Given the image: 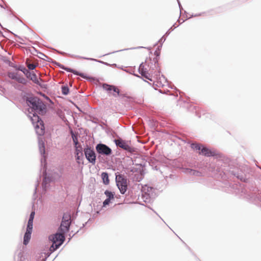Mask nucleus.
Masks as SVG:
<instances>
[{"instance_id":"nucleus-26","label":"nucleus","mask_w":261,"mask_h":261,"mask_svg":"<svg viewBox=\"0 0 261 261\" xmlns=\"http://www.w3.org/2000/svg\"><path fill=\"white\" fill-rule=\"evenodd\" d=\"M110 199L107 198L103 202V205L105 206L108 205L110 202Z\"/></svg>"},{"instance_id":"nucleus-15","label":"nucleus","mask_w":261,"mask_h":261,"mask_svg":"<svg viewBox=\"0 0 261 261\" xmlns=\"http://www.w3.org/2000/svg\"><path fill=\"white\" fill-rule=\"evenodd\" d=\"M62 69H64V70L67 71H69V72H71L75 74H76V75H79L80 76H81V77H85V76L84 75L83 73H79V72L75 71V70H74L73 69H70V68H66V67H61Z\"/></svg>"},{"instance_id":"nucleus-5","label":"nucleus","mask_w":261,"mask_h":261,"mask_svg":"<svg viewBox=\"0 0 261 261\" xmlns=\"http://www.w3.org/2000/svg\"><path fill=\"white\" fill-rule=\"evenodd\" d=\"M71 217L68 214H64L63 216L62 221L59 229V231L64 233L68 231L71 223Z\"/></svg>"},{"instance_id":"nucleus-24","label":"nucleus","mask_w":261,"mask_h":261,"mask_svg":"<svg viewBox=\"0 0 261 261\" xmlns=\"http://www.w3.org/2000/svg\"><path fill=\"white\" fill-rule=\"evenodd\" d=\"M36 67V65L34 64L29 63L28 64V67L30 70H33Z\"/></svg>"},{"instance_id":"nucleus-17","label":"nucleus","mask_w":261,"mask_h":261,"mask_svg":"<svg viewBox=\"0 0 261 261\" xmlns=\"http://www.w3.org/2000/svg\"><path fill=\"white\" fill-rule=\"evenodd\" d=\"M62 93L63 94L66 95H67L69 93V89L67 86H62Z\"/></svg>"},{"instance_id":"nucleus-31","label":"nucleus","mask_w":261,"mask_h":261,"mask_svg":"<svg viewBox=\"0 0 261 261\" xmlns=\"http://www.w3.org/2000/svg\"><path fill=\"white\" fill-rule=\"evenodd\" d=\"M74 142L76 144H77V142H76L75 141H74Z\"/></svg>"},{"instance_id":"nucleus-11","label":"nucleus","mask_w":261,"mask_h":261,"mask_svg":"<svg viewBox=\"0 0 261 261\" xmlns=\"http://www.w3.org/2000/svg\"><path fill=\"white\" fill-rule=\"evenodd\" d=\"M199 153L202 154L203 155L207 156H214L215 155V153L214 151L210 150L206 147H203Z\"/></svg>"},{"instance_id":"nucleus-18","label":"nucleus","mask_w":261,"mask_h":261,"mask_svg":"<svg viewBox=\"0 0 261 261\" xmlns=\"http://www.w3.org/2000/svg\"><path fill=\"white\" fill-rule=\"evenodd\" d=\"M17 82L22 84H25L27 83L26 80L23 77L21 76L18 79Z\"/></svg>"},{"instance_id":"nucleus-21","label":"nucleus","mask_w":261,"mask_h":261,"mask_svg":"<svg viewBox=\"0 0 261 261\" xmlns=\"http://www.w3.org/2000/svg\"><path fill=\"white\" fill-rule=\"evenodd\" d=\"M190 173H191L193 175L197 176H200L201 175V172L197 171H195V170H191Z\"/></svg>"},{"instance_id":"nucleus-22","label":"nucleus","mask_w":261,"mask_h":261,"mask_svg":"<svg viewBox=\"0 0 261 261\" xmlns=\"http://www.w3.org/2000/svg\"><path fill=\"white\" fill-rule=\"evenodd\" d=\"M17 72H9L8 73V76L12 79H14L15 78H16V75L17 74Z\"/></svg>"},{"instance_id":"nucleus-7","label":"nucleus","mask_w":261,"mask_h":261,"mask_svg":"<svg viewBox=\"0 0 261 261\" xmlns=\"http://www.w3.org/2000/svg\"><path fill=\"white\" fill-rule=\"evenodd\" d=\"M84 153L86 159L89 161V162L94 164L95 163L96 155L93 149L91 148L87 147L85 148Z\"/></svg>"},{"instance_id":"nucleus-1","label":"nucleus","mask_w":261,"mask_h":261,"mask_svg":"<svg viewBox=\"0 0 261 261\" xmlns=\"http://www.w3.org/2000/svg\"><path fill=\"white\" fill-rule=\"evenodd\" d=\"M64 234L59 231L49 237V240L52 242V245L49 248L50 252H54L63 244L65 240Z\"/></svg>"},{"instance_id":"nucleus-28","label":"nucleus","mask_w":261,"mask_h":261,"mask_svg":"<svg viewBox=\"0 0 261 261\" xmlns=\"http://www.w3.org/2000/svg\"><path fill=\"white\" fill-rule=\"evenodd\" d=\"M25 70H27V69L24 68V69H23V70H21V71L24 73V74H25V73H26V71H25Z\"/></svg>"},{"instance_id":"nucleus-27","label":"nucleus","mask_w":261,"mask_h":261,"mask_svg":"<svg viewBox=\"0 0 261 261\" xmlns=\"http://www.w3.org/2000/svg\"><path fill=\"white\" fill-rule=\"evenodd\" d=\"M20 75L18 74V73H17L16 75V78H15L14 80H16V81H17L19 77H20Z\"/></svg>"},{"instance_id":"nucleus-29","label":"nucleus","mask_w":261,"mask_h":261,"mask_svg":"<svg viewBox=\"0 0 261 261\" xmlns=\"http://www.w3.org/2000/svg\"><path fill=\"white\" fill-rule=\"evenodd\" d=\"M74 142L76 144H77V142H76L75 141H74Z\"/></svg>"},{"instance_id":"nucleus-14","label":"nucleus","mask_w":261,"mask_h":261,"mask_svg":"<svg viewBox=\"0 0 261 261\" xmlns=\"http://www.w3.org/2000/svg\"><path fill=\"white\" fill-rule=\"evenodd\" d=\"M101 177L103 180V182L105 185H108L110 182L109 176L107 173L103 172L101 174Z\"/></svg>"},{"instance_id":"nucleus-25","label":"nucleus","mask_w":261,"mask_h":261,"mask_svg":"<svg viewBox=\"0 0 261 261\" xmlns=\"http://www.w3.org/2000/svg\"><path fill=\"white\" fill-rule=\"evenodd\" d=\"M142 190L144 192H145L146 190H147L148 192H149V191L152 190V188L145 186L143 187Z\"/></svg>"},{"instance_id":"nucleus-3","label":"nucleus","mask_w":261,"mask_h":261,"mask_svg":"<svg viewBox=\"0 0 261 261\" xmlns=\"http://www.w3.org/2000/svg\"><path fill=\"white\" fill-rule=\"evenodd\" d=\"M31 120L35 127L36 133L40 136L44 134V126L43 122L39 117L35 114H31L29 116Z\"/></svg>"},{"instance_id":"nucleus-30","label":"nucleus","mask_w":261,"mask_h":261,"mask_svg":"<svg viewBox=\"0 0 261 261\" xmlns=\"http://www.w3.org/2000/svg\"><path fill=\"white\" fill-rule=\"evenodd\" d=\"M74 142L76 144H77V142H76L75 141H74Z\"/></svg>"},{"instance_id":"nucleus-20","label":"nucleus","mask_w":261,"mask_h":261,"mask_svg":"<svg viewBox=\"0 0 261 261\" xmlns=\"http://www.w3.org/2000/svg\"><path fill=\"white\" fill-rule=\"evenodd\" d=\"M191 147L193 149L198 150H201V146L198 144H192Z\"/></svg>"},{"instance_id":"nucleus-8","label":"nucleus","mask_w":261,"mask_h":261,"mask_svg":"<svg viewBox=\"0 0 261 261\" xmlns=\"http://www.w3.org/2000/svg\"><path fill=\"white\" fill-rule=\"evenodd\" d=\"M96 149L97 151L100 154L109 155L112 153L111 149L103 144L97 145Z\"/></svg>"},{"instance_id":"nucleus-13","label":"nucleus","mask_w":261,"mask_h":261,"mask_svg":"<svg viewBox=\"0 0 261 261\" xmlns=\"http://www.w3.org/2000/svg\"><path fill=\"white\" fill-rule=\"evenodd\" d=\"M32 232L30 231H26V232L24 234V239H23V244L24 245H27L29 243V242L30 240L31 239V235Z\"/></svg>"},{"instance_id":"nucleus-9","label":"nucleus","mask_w":261,"mask_h":261,"mask_svg":"<svg viewBox=\"0 0 261 261\" xmlns=\"http://www.w3.org/2000/svg\"><path fill=\"white\" fill-rule=\"evenodd\" d=\"M116 145L129 152L133 151V148L128 145V143L122 139H117L115 140Z\"/></svg>"},{"instance_id":"nucleus-16","label":"nucleus","mask_w":261,"mask_h":261,"mask_svg":"<svg viewBox=\"0 0 261 261\" xmlns=\"http://www.w3.org/2000/svg\"><path fill=\"white\" fill-rule=\"evenodd\" d=\"M105 194L107 196L108 199L111 200L114 198V194L110 191L107 190L105 192Z\"/></svg>"},{"instance_id":"nucleus-6","label":"nucleus","mask_w":261,"mask_h":261,"mask_svg":"<svg viewBox=\"0 0 261 261\" xmlns=\"http://www.w3.org/2000/svg\"><path fill=\"white\" fill-rule=\"evenodd\" d=\"M104 90H105L109 95H112L117 97L120 95V90L116 86L113 85H109L104 84L102 86Z\"/></svg>"},{"instance_id":"nucleus-19","label":"nucleus","mask_w":261,"mask_h":261,"mask_svg":"<svg viewBox=\"0 0 261 261\" xmlns=\"http://www.w3.org/2000/svg\"><path fill=\"white\" fill-rule=\"evenodd\" d=\"M32 229H33V222L28 221L27 231L32 232Z\"/></svg>"},{"instance_id":"nucleus-4","label":"nucleus","mask_w":261,"mask_h":261,"mask_svg":"<svg viewBox=\"0 0 261 261\" xmlns=\"http://www.w3.org/2000/svg\"><path fill=\"white\" fill-rule=\"evenodd\" d=\"M117 186L121 194H124L127 189V181L122 175H117L116 176Z\"/></svg>"},{"instance_id":"nucleus-2","label":"nucleus","mask_w":261,"mask_h":261,"mask_svg":"<svg viewBox=\"0 0 261 261\" xmlns=\"http://www.w3.org/2000/svg\"><path fill=\"white\" fill-rule=\"evenodd\" d=\"M27 101L28 105L36 112L43 114L45 112L46 106L39 98L36 97H30Z\"/></svg>"},{"instance_id":"nucleus-23","label":"nucleus","mask_w":261,"mask_h":261,"mask_svg":"<svg viewBox=\"0 0 261 261\" xmlns=\"http://www.w3.org/2000/svg\"><path fill=\"white\" fill-rule=\"evenodd\" d=\"M35 212H32V213L30 214L29 222H33V220L35 216Z\"/></svg>"},{"instance_id":"nucleus-12","label":"nucleus","mask_w":261,"mask_h":261,"mask_svg":"<svg viewBox=\"0 0 261 261\" xmlns=\"http://www.w3.org/2000/svg\"><path fill=\"white\" fill-rule=\"evenodd\" d=\"M75 154L77 162L79 164H80L81 161L82 160L83 156L81 148H79L78 147H76Z\"/></svg>"},{"instance_id":"nucleus-10","label":"nucleus","mask_w":261,"mask_h":261,"mask_svg":"<svg viewBox=\"0 0 261 261\" xmlns=\"http://www.w3.org/2000/svg\"><path fill=\"white\" fill-rule=\"evenodd\" d=\"M26 71L25 75L28 78L30 79L33 82L37 84H40L39 81L41 80L40 79H38L37 75L33 72H31L28 70H25Z\"/></svg>"}]
</instances>
